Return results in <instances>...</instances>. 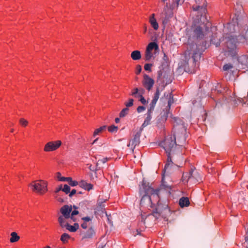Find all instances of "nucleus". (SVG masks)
Returning <instances> with one entry per match:
<instances>
[{"mask_svg": "<svg viewBox=\"0 0 248 248\" xmlns=\"http://www.w3.org/2000/svg\"><path fill=\"white\" fill-rule=\"evenodd\" d=\"M95 234V232L93 229V227L92 226H91L89 230L86 232L84 233V235L83 236V238H92L93 237V236H94Z\"/></svg>", "mask_w": 248, "mask_h": 248, "instance_id": "19", "label": "nucleus"}, {"mask_svg": "<svg viewBox=\"0 0 248 248\" xmlns=\"http://www.w3.org/2000/svg\"><path fill=\"white\" fill-rule=\"evenodd\" d=\"M79 186L84 188L85 190H87L88 191L92 189L93 188V185L90 183H87L85 181L82 180L79 183Z\"/></svg>", "mask_w": 248, "mask_h": 248, "instance_id": "21", "label": "nucleus"}, {"mask_svg": "<svg viewBox=\"0 0 248 248\" xmlns=\"http://www.w3.org/2000/svg\"><path fill=\"white\" fill-rule=\"evenodd\" d=\"M62 181H67L68 182L69 185L72 186H75L78 185V182L76 181H74L72 180L71 177H63V178H61Z\"/></svg>", "mask_w": 248, "mask_h": 248, "instance_id": "26", "label": "nucleus"}, {"mask_svg": "<svg viewBox=\"0 0 248 248\" xmlns=\"http://www.w3.org/2000/svg\"><path fill=\"white\" fill-rule=\"evenodd\" d=\"M143 95L142 94H140L139 92L138 93H137V94L136 96H134V97L135 98H140Z\"/></svg>", "mask_w": 248, "mask_h": 248, "instance_id": "57", "label": "nucleus"}, {"mask_svg": "<svg viewBox=\"0 0 248 248\" xmlns=\"http://www.w3.org/2000/svg\"><path fill=\"white\" fill-rule=\"evenodd\" d=\"M76 190L75 189H73L72 190V191L69 193V196L70 197H72L74 194H75L76 193Z\"/></svg>", "mask_w": 248, "mask_h": 248, "instance_id": "52", "label": "nucleus"}, {"mask_svg": "<svg viewBox=\"0 0 248 248\" xmlns=\"http://www.w3.org/2000/svg\"><path fill=\"white\" fill-rule=\"evenodd\" d=\"M160 188L164 189L166 190H169V191L170 190H171V186L170 185L166 184V182H165L163 177H162V184L160 186Z\"/></svg>", "mask_w": 248, "mask_h": 248, "instance_id": "32", "label": "nucleus"}, {"mask_svg": "<svg viewBox=\"0 0 248 248\" xmlns=\"http://www.w3.org/2000/svg\"><path fill=\"white\" fill-rule=\"evenodd\" d=\"M19 123L22 126L26 127L28 124V122L24 118H21L19 120Z\"/></svg>", "mask_w": 248, "mask_h": 248, "instance_id": "40", "label": "nucleus"}, {"mask_svg": "<svg viewBox=\"0 0 248 248\" xmlns=\"http://www.w3.org/2000/svg\"><path fill=\"white\" fill-rule=\"evenodd\" d=\"M155 57L153 51L146 50L145 52V60L146 61H149L152 59H154Z\"/></svg>", "mask_w": 248, "mask_h": 248, "instance_id": "29", "label": "nucleus"}, {"mask_svg": "<svg viewBox=\"0 0 248 248\" xmlns=\"http://www.w3.org/2000/svg\"><path fill=\"white\" fill-rule=\"evenodd\" d=\"M140 101L143 105H145L147 103V101H146V99L144 98V97L143 96L140 98Z\"/></svg>", "mask_w": 248, "mask_h": 248, "instance_id": "51", "label": "nucleus"}, {"mask_svg": "<svg viewBox=\"0 0 248 248\" xmlns=\"http://www.w3.org/2000/svg\"><path fill=\"white\" fill-rule=\"evenodd\" d=\"M140 200V205H149L152 203L150 195L142 194Z\"/></svg>", "mask_w": 248, "mask_h": 248, "instance_id": "18", "label": "nucleus"}, {"mask_svg": "<svg viewBox=\"0 0 248 248\" xmlns=\"http://www.w3.org/2000/svg\"><path fill=\"white\" fill-rule=\"evenodd\" d=\"M146 109L145 107L144 106H139L138 107L137 110L138 113H140L144 110H145Z\"/></svg>", "mask_w": 248, "mask_h": 248, "instance_id": "48", "label": "nucleus"}, {"mask_svg": "<svg viewBox=\"0 0 248 248\" xmlns=\"http://www.w3.org/2000/svg\"><path fill=\"white\" fill-rule=\"evenodd\" d=\"M155 16L154 14H152L149 18V22L155 30H157L159 26Z\"/></svg>", "mask_w": 248, "mask_h": 248, "instance_id": "20", "label": "nucleus"}, {"mask_svg": "<svg viewBox=\"0 0 248 248\" xmlns=\"http://www.w3.org/2000/svg\"><path fill=\"white\" fill-rule=\"evenodd\" d=\"M65 228L71 232H75L78 229L79 225L78 223H76L74 225H70L68 223Z\"/></svg>", "mask_w": 248, "mask_h": 248, "instance_id": "28", "label": "nucleus"}, {"mask_svg": "<svg viewBox=\"0 0 248 248\" xmlns=\"http://www.w3.org/2000/svg\"><path fill=\"white\" fill-rule=\"evenodd\" d=\"M229 28H232H232H233L234 25H233V24H232V23H230V24H229Z\"/></svg>", "mask_w": 248, "mask_h": 248, "instance_id": "61", "label": "nucleus"}, {"mask_svg": "<svg viewBox=\"0 0 248 248\" xmlns=\"http://www.w3.org/2000/svg\"><path fill=\"white\" fill-rule=\"evenodd\" d=\"M154 108L155 107L150 106L149 108L148 109L147 112L146 113L147 116L143 123L142 124L141 126L140 127V129H142V130H143L144 127L147 126V125H149L151 124V121L152 118V113H153Z\"/></svg>", "mask_w": 248, "mask_h": 248, "instance_id": "13", "label": "nucleus"}, {"mask_svg": "<svg viewBox=\"0 0 248 248\" xmlns=\"http://www.w3.org/2000/svg\"><path fill=\"white\" fill-rule=\"evenodd\" d=\"M142 222H143V224H145V220L143 217H142Z\"/></svg>", "mask_w": 248, "mask_h": 248, "instance_id": "63", "label": "nucleus"}, {"mask_svg": "<svg viewBox=\"0 0 248 248\" xmlns=\"http://www.w3.org/2000/svg\"><path fill=\"white\" fill-rule=\"evenodd\" d=\"M169 58L166 54L164 53L163 62L161 65L159 67V70L157 72V79L161 78L162 77H165L169 66Z\"/></svg>", "mask_w": 248, "mask_h": 248, "instance_id": "9", "label": "nucleus"}, {"mask_svg": "<svg viewBox=\"0 0 248 248\" xmlns=\"http://www.w3.org/2000/svg\"><path fill=\"white\" fill-rule=\"evenodd\" d=\"M154 83V80L152 78L146 74L144 75L142 84L147 90L149 91H150L153 88Z\"/></svg>", "mask_w": 248, "mask_h": 248, "instance_id": "14", "label": "nucleus"}, {"mask_svg": "<svg viewBox=\"0 0 248 248\" xmlns=\"http://www.w3.org/2000/svg\"><path fill=\"white\" fill-rule=\"evenodd\" d=\"M131 57L134 61L139 60L141 58L140 52L139 50H134L131 54Z\"/></svg>", "mask_w": 248, "mask_h": 248, "instance_id": "25", "label": "nucleus"}, {"mask_svg": "<svg viewBox=\"0 0 248 248\" xmlns=\"http://www.w3.org/2000/svg\"><path fill=\"white\" fill-rule=\"evenodd\" d=\"M69 218L68 217H63V216H60L58 218V221L60 226L62 228H65L68 224V223L66 221V219Z\"/></svg>", "mask_w": 248, "mask_h": 248, "instance_id": "24", "label": "nucleus"}, {"mask_svg": "<svg viewBox=\"0 0 248 248\" xmlns=\"http://www.w3.org/2000/svg\"><path fill=\"white\" fill-rule=\"evenodd\" d=\"M115 121L116 123H118L120 122V119L119 118H116L115 119Z\"/></svg>", "mask_w": 248, "mask_h": 248, "instance_id": "59", "label": "nucleus"}, {"mask_svg": "<svg viewBox=\"0 0 248 248\" xmlns=\"http://www.w3.org/2000/svg\"><path fill=\"white\" fill-rule=\"evenodd\" d=\"M152 66V64L151 63H146L144 65V69L146 71H151V67Z\"/></svg>", "mask_w": 248, "mask_h": 248, "instance_id": "46", "label": "nucleus"}, {"mask_svg": "<svg viewBox=\"0 0 248 248\" xmlns=\"http://www.w3.org/2000/svg\"><path fill=\"white\" fill-rule=\"evenodd\" d=\"M143 27H144V33H145L147 31V26L146 24H144V26H143Z\"/></svg>", "mask_w": 248, "mask_h": 248, "instance_id": "58", "label": "nucleus"}, {"mask_svg": "<svg viewBox=\"0 0 248 248\" xmlns=\"http://www.w3.org/2000/svg\"><path fill=\"white\" fill-rule=\"evenodd\" d=\"M134 100L132 98L129 99L128 102L125 103L126 108L130 107L133 105Z\"/></svg>", "mask_w": 248, "mask_h": 248, "instance_id": "45", "label": "nucleus"}, {"mask_svg": "<svg viewBox=\"0 0 248 248\" xmlns=\"http://www.w3.org/2000/svg\"><path fill=\"white\" fill-rule=\"evenodd\" d=\"M62 144L61 140H56L55 141H49L47 142L45 146L44 151L51 152L56 150L59 148Z\"/></svg>", "mask_w": 248, "mask_h": 248, "instance_id": "11", "label": "nucleus"}, {"mask_svg": "<svg viewBox=\"0 0 248 248\" xmlns=\"http://www.w3.org/2000/svg\"><path fill=\"white\" fill-rule=\"evenodd\" d=\"M62 191L65 192L66 194H68L70 191V187L67 185H64L62 187Z\"/></svg>", "mask_w": 248, "mask_h": 248, "instance_id": "41", "label": "nucleus"}, {"mask_svg": "<svg viewBox=\"0 0 248 248\" xmlns=\"http://www.w3.org/2000/svg\"><path fill=\"white\" fill-rule=\"evenodd\" d=\"M163 89L164 87L161 88L160 90L159 88H157L155 93L154 94V96L152 100L151 103L150 104V106L155 107L156 102L159 99L160 93L163 91Z\"/></svg>", "mask_w": 248, "mask_h": 248, "instance_id": "16", "label": "nucleus"}, {"mask_svg": "<svg viewBox=\"0 0 248 248\" xmlns=\"http://www.w3.org/2000/svg\"><path fill=\"white\" fill-rule=\"evenodd\" d=\"M72 210L71 205H65L63 206L60 209V212L62 214V216L65 217H70V214Z\"/></svg>", "mask_w": 248, "mask_h": 248, "instance_id": "15", "label": "nucleus"}, {"mask_svg": "<svg viewBox=\"0 0 248 248\" xmlns=\"http://www.w3.org/2000/svg\"><path fill=\"white\" fill-rule=\"evenodd\" d=\"M159 189H154L149 183H148L143 179L141 186H140V195L142 194L152 195L158 197Z\"/></svg>", "mask_w": 248, "mask_h": 248, "instance_id": "7", "label": "nucleus"}, {"mask_svg": "<svg viewBox=\"0 0 248 248\" xmlns=\"http://www.w3.org/2000/svg\"><path fill=\"white\" fill-rule=\"evenodd\" d=\"M105 202V201H104L103 200H99L97 202V207L99 208V209L101 210L103 209V208L104 207V205L103 204V203Z\"/></svg>", "mask_w": 248, "mask_h": 248, "instance_id": "39", "label": "nucleus"}, {"mask_svg": "<svg viewBox=\"0 0 248 248\" xmlns=\"http://www.w3.org/2000/svg\"><path fill=\"white\" fill-rule=\"evenodd\" d=\"M245 247L246 248H248V228H247L246 233L245 236Z\"/></svg>", "mask_w": 248, "mask_h": 248, "instance_id": "42", "label": "nucleus"}, {"mask_svg": "<svg viewBox=\"0 0 248 248\" xmlns=\"http://www.w3.org/2000/svg\"><path fill=\"white\" fill-rule=\"evenodd\" d=\"M11 237L10 239V241L11 243H14L18 241L20 237L17 235V233L16 232H12L11 233Z\"/></svg>", "mask_w": 248, "mask_h": 248, "instance_id": "31", "label": "nucleus"}, {"mask_svg": "<svg viewBox=\"0 0 248 248\" xmlns=\"http://www.w3.org/2000/svg\"><path fill=\"white\" fill-rule=\"evenodd\" d=\"M190 204L188 198L183 197L180 199L179 205L181 207H187Z\"/></svg>", "mask_w": 248, "mask_h": 248, "instance_id": "22", "label": "nucleus"}, {"mask_svg": "<svg viewBox=\"0 0 248 248\" xmlns=\"http://www.w3.org/2000/svg\"><path fill=\"white\" fill-rule=\"evenodd\" d=\"M70 238V236L66 233H63L61 237V240L63 243H66Z\"/></svg>", "mask_w": 248, "mask_h": 248, "instance_id": "35", "label": "nucleus"}, {"mask_svg": "<svg viewBox=\"0 0 248 248\" xmlns=\"http://www.w3.org/2000/svg\"><path fill=\"white\" fill-rule=\"evenodd\" d=\"M142 131V129H140L134 135V138L130 140L129 143L127 144V146L131 149L132 152H133L135 147L140 143V137Z\"/></svg>", "mask_w": 248, "mask_h": 248, "instance_id": "10", "label": "nucleus"}, {"mask_svg": "<svg viewBox=\"0 0 248 248\" xmlns=\"http://www.w3.org/2000/svg\"><path fill=\"white\" fill-rule=\"evenodd\" d=\"M47 182L42 180H39L32 182L29 185L33 191L37 192L40 194H44L47 191Z\"/></svg>", "mask_w": 248, "mask_h": 248, "instance_id": "6", "label": "nucleus"}, {"mask_svg": "<svg viewBox=\"0 0 248 248\" xmlns=\"http://www.w3.org/2000/svg\"><path fill=\"white\" fill-rule=\"evenodd\" d=\"M164 96L169 97L168 101V107L170 108L171 105L173 103V95L171 93H165L164 94Z\"/></svg>", "mask_w": 248, "mask_h": 248, "instance_id": "30", "label": "nucleus"}, {"mask_svg": "<svg viewBox=\"0 0 248 248\" xmlns=\"http://www.w3.org/2000/svg\"><path fill=\"white\" fill-rule=\"evenodd\" d=\"M89 169L90 170L94 172V167H93L92 165H90L89 167Z\"/></svg>", "mask_w": 248, "mask_h": 248, "instance_id": "56", "label": "nucleus"}, {"mask_svg": "<svg viewBox=\"0 0 248 248\" xmlns=\"http://www.w3.org/2000/svg\"><path fill=\"white\" fill-rule=\"evenodd\" d=\"M107 128L106 125H104L102 126H101L100 127L96 129L93 134V136L95 137L96 136L99 135L100 133H101L104 130H105Z\"/></svg>", "mask_w": 248, "mask_h": 248, "instance_id": "33", "label": "nucleus"}, {"mask_svg": "<svg viewBox=\"0 0 248 248\" xmlns=\"http://www.w3.org/2000/svg\"><path fill=\"white\" fill-rule=\"evenodd\" d=\"M185 0H174L170 6L168 2L166 3L165 6L164 8L162 16V22L163 24H167L169 21L170 19L173 16L172 10L174 8L177 7L179 5H181L184 2Z\"/></svg>", "mask_w": 248, "mask_h": 248, "instance_id": "3", "label": "nucleus"}, {"mask_svg": "<svg viewBox=\"0 0 248 248\" xmlns=\"http://www.w3.org/2000/svg\"><path fill=\"white\" fill-rule=\"evenodd\" d=\"M218 35L217 33L214 34L211 39V42L212 44H214L217 47L218 46L220 45V43L221 42V39H217L216 40L215 38H217Z\"/></svg>", "mask_w": 248, "mask_h": 248, "instance_id": "27", "label": "nucleus"}, {"mask_svg": "<svg viewBox=\"0 0 248 248\" xmlns=\"http://www.w3.org/2000/svg\"><path fill=\"white\" fill-rule=\"evenodd\" d=\"M226 41H225V45L227 49L228 52L231 56H234L236 53V44L237 43V39L236 37L232 35H228V37L225 38Z\"/></svg>", "mask_w": 248, "mask_h": 248, "instance_id": "8", "label": "nucleus"}, {"mask_svg": "<svg viewBox=\"0 0 248 248\" xmlns=\"http://www.w3.org/2000/svg\"><path fill=\"white\" fill-rule=\"evenodd\" d=\"M232 65L231 64H225V65H224L223 67V69L224 71H227L228 70L232 69Z\"/></svg>", "mask_w": 248, "mask_h": 248, "instance_id": "43", "label": "nucleus"}, {"mask_svg": "<svg viewBox=\"0 0 248 248\" xmlns=\"http://www.w3.org/2000/svg\"><path fill=\"white\" fill-rule=\"evenodd\" d=\"M138 92H139V89L137 88H136L133 90L130 95L133 96H136L137 94V93H138Z\"/></svg>", "mask_w": 248, "mask_h": 248, "instance_id": "47", "label": "nucleus"}, {"mask_svg": "<svg viewBox=\"0 0 248 248\" xmlns=\"http://www.w3.org/2000/svg\"><path fill=\"white\" fill-rule=\"evenodd\" d=\"M61 190H62V185H60V186H59V187H57V188H56V190H55V192L56 193H59V192L60 191H61Z\"/></svg>", "mask_w": 248, "mask_h": 248, "instance_id": "50", "label": "nucleus"}, {"mask_svg": "<svg viewBox=\"0 0 248 248\" xmlns=\"http://www.w3.org/2000/svg\"><path fill=\"white\" fill-rule=\"evenodd\" d=\"M182 180L184 183L189 182L191 184H195L201 181L202 178L198 171L191 169L189 173H183Z\"/></svg>", "mask_w": 248, "mask_h": 248, "instance_id": "4", "label": "nucleus"}, {"mask_svg": "<svg viewBox=\"0 0 248 248\" xmlns=\"http://www.w3.org/2000/svg\"><path fill=\"white\" fill-rule=\"evenodd\" d=\"M139 92L140 94H142V95L145 93V90L143 88L139 89Z\"/></svg>", "mask_w": 248, "mask_h": 248, "instance_id": "55", "label": "nucleus"}, {"mask_svg": "<svg viewBox=\"0 0 248 248\" xmlns=\"http://www.w3.org/2000/svg\"><path fill=\"white\" fill-rule=\"evenodd\" d=\"M99 162H98L97 161L96 163L95 168H94V174H95V176L96 178H97V173H96L97 171H98L101 169V167L99 166Z\"/></svg>", "mask_w": 248, "mask_h": 248, "instance_id": "44", "label": "nucleus"}, {"mask_svg": "<svg viewBox=\"0 0 248 248\" xmlns=\"http://www.w3.org/2000/svg\"><path fill=\"white\" fill-rule=\"evenodd\" d=\"M73 208L74 209V210L72 212H71V216H70V217L71 219H73V216H75V215H78L79 212L77 210V209H78V207H76V206L74 205L73 206Z\"/></svg>", "mask_w": 248, "mask_h": 248, "instance_id": "38", "label": "nucleus"}, {"mask_svg": "<svg viewBox=\"0 0 248 248\" xmlns=\"http://www.w3.org/2000/svg\"><path fill=\"white\" fill-rule=\"evenodd\" d=\"M141 69H142V68H141V65H137L136 66V70H137V71L136 72V74H139L140 73Z\"/></svg>", "mask_w": 248, "mask_h": 248, "instance_id": "49", "label": "nucleus"}, {"mask_svg": "<svg viewBox=\"0 0 248 248\" xmlns=\"http://www.w3.org/2000/svg\"><path fill=\"white\" fill-rule=\"evenodd\" d=\"M98 140V138H96V139H95V140L93 141V143H92V144H94L96 143V142H97V141Z\"/></svg>", "mask_w": 248, "mask_h": 248, "instance_id": "60", "label": "nucleus"}, {"mask_svg": "<svg viewBox=\"0 0 248 248\" xmlns=\"http://www.w3.org/2000/svg\"><path fill=\"white\" fill-rule=\"evenodd\" d=\"M58 201L60 202H63V200L61 198L58 199Z\"/></svg>", "mask_w": 248, "mask_h": 248, "instance_id": "64", "label": "nucleus"}, {"mask_svg": "<svg viewBox=\"0 0 248 248\" xmlns=\"http://www.w3.org/2000/svg\"><path fill=\"white\" fill-rule=\"evenodd\" d=\"M197 5L196 7H193V9L194 11H199L202 14H204L206 12V7L207 2L205 0H196Z\"/></svg>", "mask_w": 248, "mask_h": 248, "instance_id": "12", "label": "nucleus"}, {"mask_svg": "<svg viewBox=\"0 0 248 248\" xmlns=\"http://www.w3.org/2000/svg\"><path fill=\"white\" fill-rule=\"evenodd\" d=\"M137 233H136V234H134V236H136V235L137 234H140V232L139 231V230H137Z\"/></svg>", "mask_w": 248, "mask_h": 248, "instance_id": "62", "label": "nucleus"}, {"mask_svg": "<svg viewBox=\"0 0 248 248\" xmlns=\"http://www.w3.org/2000/svg\"><path fill=\"white\" fill-rule=\"evenodd\" d=\"M108 160V158H104L102 159L98 160V162L101 163L105 164Z\"/></svg>", "mask_w": 248, "mask_h": 248, "instance_id": "53", "label": "nucleus"}, {"mask_svg": "<svg viewBox=\"0 0 248 248\" xmlns=\"http://www.w3.org/2000/svg\"><path fill=\"white\" fill-rule=\"evenodd\" d=\"M57 178L59 179V181H62L61 178H63L64 177L61 176V174L60 172H58L57 173Z\"/></svg>", "mask_w": 248, "mask_h": 248, "instance_id": "54", "label": "nucleus"}, {"mask_svg": "<svg viewBox=\"0 0 248 248\" xmlns=\"http://www.w3.org/2000/svg\"><path fill=\"white\" fill-rule=\"evenodd\" d=\"M181 136L179 132H176L173 136L167 137L164 141L160 143L161 146L164 149L167 154L168 159L164 168L165 171H167L172 166L173 159L176 163H179L183 161L181 154L179 152L176 153L175 149L177 146H182L183 143H181Z\"/></svg>", "mask_w": 248, "mask_h": 248, "instance_id": "2", "label": "nucleus"}, {"mask_svg": "<svg viewBox=\"0 0 248 248\" xmlns=\"http://www.w3.org/2000/svg\"><path fill=\"white\" fill-rule=\"evenodd\" d=\"M173 120L174 121V127L175 132L174 133L176 132H179L180 133V135L181 136V141L180 142L181 143H184L186 140V128L184 124V123L183 121L176 117H174L173 118Z\"/></svg>", "mask_w": 248, "mask_h": 248, "instance_id": "5", "label": "nucleus"}, {"mask_svg": "<svg viewBox=\"0 0 248 248\" xmlns=\"http://www.w3.org/2000/svg\"><path fill=\"white\" fill-rule=\"evenodd\" d=\"M159 210V205L157 206V207L155 209V211H153L152 215H149L148 216V217H154L155 219L158 218L160 214L158 211Z\"/></svg>", "mask_w": 248, "mask_h": 248, "instance_id": "34", "label": "nucleus"}, {"mask_svg": "<svg viewBox=\"0 0 248 248\" xmlns=\"http://www.w3.org/2000/svg\"><path fill=\"white\" fill-rule=\"evenodd\" d=\"M118 127L114 125H112L108 127V130L109 132L113 133L116 132L118 130Z\"/></svg>", "mask_w": 248, "mask_h": 248, "instance_id": "37", "label": "nucleus"}, {"mask_svg": "<svg viewBox=\"0 0 248 248\" xmlns=\"http://www.w3.org/2000/svg\"><path fill=\"white\" fill-rule=\"evenodd\" d=\"M203 24H197L195 20L188 31V46L187 50L185 52L184 67L194 66L196 62L199 61L201 57L202 51L207 47V43L204 41L206 33L203 30Z\"/></svg>", "mask_w": 248, "mask_h": 248, "instance_id": "1", "label": "nucleus"}, {"mask_svg": "<svg viewBox=\"0 0 248 248\" xmlns=\"http://www.w3.org/2000/svg\"><path fill=\"white\" fill-rule=\"evenodd\" d=\"M93 217H82L81 219L83 221V222L81 224V227L84 229H86L88 227H90L92 224Z\"/></svg>", "mask_w": 248, "mask_h": 248, "instance_id": "17", "label": "nucleus"}, {"mask_svg": "<svg viewBox=\"0 0 248 248\" xmlns=\"http://www.w3.org/2000/svg\"><path fill=\"white\" fill-rule=\"evenodd\" d=\"M146 50L151 51H153V50H154L155 51H156L159 50V46L155 42H151L147 46Z\"/></svg>", "mask_w": 248, "mask_h": 248, "instance_id": "23", "label": "nucleus"}, {"mask_svg": "<svg viewBox=\"0 0 248 248\" xmlns=\"http://www.w3.org/2000/svg\"><path fill=\"white\" fill-rule=\"evenodd\" d=\"M129 111V108H124L122 110L121 112L120 113L119 116L120 117H124L126 115Z\"/></svg>", "mask_w": 248, "mask_h": 248, "instance_id": "36", "label": "nucleus"}]
</instances>
